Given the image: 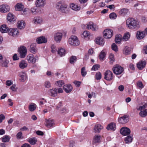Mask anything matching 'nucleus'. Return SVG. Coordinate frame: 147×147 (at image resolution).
Here are the masks:
<instances>
[{"label":"nucleus","instance_id":"23","mask_svg":"<svg viewBox=\"0 0 147 147\" xmlns=\"http://www.w3.org/2000/svg\"><path fill=\"white\" fill-rule=\"evenodd\" d=\"M96 43L100 45H103L104 43V41L103 38L101 37H98L95 40Z\"/></svg>","mask_w":147,"mask_h":147},{"label":"nucleus","instance_id":"62","mask_svg":"<svg viewBox=\"0 0 147 147\" xmlns=\"http://www.w3.org/2000/svg\"><path fill=\"white\" fill-rule=\"evenodd\" d=\"M5 118V116L3 114H1L0 115V123H1L3 120Z\"/></svg>","mask_w":147,"mask_h":147},{"label":"nucleus","instance_id":"31","mask_svg":"<svg viewBox=\"0 0 147 147\" xmlns=\"http://www.w3.org/2000/svg\"><path fill=\"white\" fill-rule=\"evenodd\" d=\"M129 9L127 8H123L121 9L119 12L121 15L124 16L129 13Z\"/></svg>","mask_w":147,"mask_h":147},{"label":"nucleus","instance_id":"41","mask_svg":"<svg viewBox=\"0 0 147 147\" xmlns=\"http://www.w3.org/2000/svg\"><path fill=\"white\" fill-rule=\"evenodd\" d=\"M36 106L35 104L32 103L29 105L28 108L30 111H33L36 109Z\"/></svg>","mask_w":147,"mask_h":147},{"label":"nucleus","instance_id":"5","mask_svg":"<svg viewBox=\"0 0 147 147\" xmlns=\"http://www.w3.org/2000/svg\"><path fill=\"white\" fill-rule=\"evenodd\" d=\"M18 52L20 54L21 58H24L27 53L26 48L24 46H21L18 50Z\"/></svg>","mask_w":147,"mask_h":147},{"label":"nucleus","instance_id":"40","mask_svg":"<svg viewBox=\"0 0 147 147\" xmlns=\"http://www.w3.org/2000/svg\"><path fill=\"white\" fill-rule=\"evenodd\" d=\"M57 52L58 54L61 57L64 56L65 54V50L63 48L59 49Z\"/></svg>","mask_w":147,"mask_h":147},{"label":"nucleus","instance_id":"29","mask_svg":"<svg viewBox=\"0 0 147 147\" xmlns=\"http://www.w3.org/2000/svg\"><path fill=\"white\" fill-rule=\"evenodd\" d=\"M7 20L10 22H14L16 20V18L14 15L12 13H9L7 16Z\"/></svg>","mask_w":147,"mask_h":147},{"label":"nucleus","instance_id":"17","mask_svg":"<svg viewBox=\"0 0 147 147\" xmlns=\"http://www.w3.org/2000/svg\"><path fill=\"white\" fill-rule=\"evenodd\" d=\"M10 10L9 7L7 5L4 4L0 5V11L5 13L9 11Z\"/></svg>","mask_w":147,"mask_h":147},{"label":"nucleus","instance_id":"63","mask_svg":"<svg viewBox=\"0 0 147 147\" xmlns=\"http://www.w3.org/2000/svg\"><path fill=\"white\" fill-rule=\"evenodd\" d=\"M129 68L131 70H135L134 65L133 64L130 63L129 65Z\"/></svg>","mask_w":147,"mask_h":147},{"label":"nucleus","instance_id":"24","mask_svg":"<svg viewBox=\"0 0 147 147\" xmlns=\"http://www.w3.org/2000/svg\"><path fill=\"white\" fill-rule=\"evenodd\" d=\"M57 89L55 88L50 89L49 91V94L53 97H55L57 95Z\"/></svg>","mask_w":147,"mask_h":147},{"label":"nucleus","instance_id":"28","mask_svg":"<svg viewBox=\"0 0 147 147\" xmlns=\"http://www.w3.org/2000/svg\"><path fill=\"white\" fill-rule=\"evenodd\" d=\"M101 138V136L100 135H96L94 136L93 140V144L100 142Z\"/></svg>","mask_w":147,"mask_h":147},{"label":"nucleus","instance_id":"20","mask_svg":"<svg viewBox=\"0 0 147 147\" xmlns=\"http://www.w3.org/2000/svg\"><path fill=\"white\" fill-rule=\"evenodd\" d=\"M36 41L38 44L45 43L47 42V39L45 36H42L37 38Z\"/></svg>","mask_w":147,"mask_h":147},{"label":"nucleus","instance_id":"18","mask_svg":"<svg viewBox=\"0 0 147 147\" xmlns=\"http://www.w3.org/2000/svg\"><path fill=\"white\" fill-rule=\"evenodd\" d=\"M62 34L60 32H57L55 34L54 39L57 42H59L61 41L62 36Z\"/></svg>","mask_w":147,"mask_h":147},{"label":"nucleus","instance_id":"3","mask_svg":"<svg viewBox=\"0 0 147 147\" xmlns=\"http://www.w3.org/2000/svg\"><path fill=\"white\" fill-rule=\"evenodd\" d=\"M112 70L115 74L120 75L123 72L124 69L121 66L118 65H115L113 68Z\"/></svg>","mask_w":147,"mask_h":147},{"label":"nucleus","instance_id":"43","mask_svg":"<svg viewBox=\"0 0 147 147\" xmlns=\"http://www.w3.org/2000/svg\"><path fill=\"white\" fill-rule=\"evenodd\" d=\"M23 8V6L21 3H18L16 5V9L17 10L21 11Z\"/></svg>","mask_w":147,"mask_h":147},{"label":"nucleus","instance_id":"22","mask_svg":"<svg viewBox=\"0 0 147 147\" xmlns=\"http://www.w3.org/2000/svg\"><path fill=\"white\" fill-rule=\"evenodd\" d=\"M27 65L28 64L27 62L24 60H22L19 64V67L22 69L27 67Z\"/></svg>","mask_w":147,"mask_h":147},{"label":"nucleus","instance_id":"37","mask_svg":"<svg viewBox=\"0 0 147 147\" xmlns=\"http://www.w3.org/2000/svg\"><path fill=\"white\" fill-rule=\"evenodd\" d=\"M46 122V125L48 127H52L54 124V120L50 119L47 120Z\"/></svg>","mask_w":147,"mask_h":147},{"label":"nucleus","instance_id":"44","mask_svg":"<svg viewBox=\"0 0 147 147\" xmlns=\"http://www.w3.org/2000/svg\"><path fill=\"white\" fill-rule=\"evenodd\" d=\"M139 115L142 117H145L147 115V109H145L143 111H141L139 113Z\"/></svg>","mask_w":147,"mask_h":147},{"label":"nucleus","instance_id":"34","mask_svg":"<svg viewBox=\"0 0 147 147\" xmlns=\"http://www.w3.org/2000/svg\"><path fill=\"white\" fill-rule=\"evenodd\" d=\"M102 128V126L100 124H98L96 125L94 127L95 132V133H99Z\"/></svg>","mask_w":147,"mask_h":147},{"label":"nucleus","instance_id":"12","mask_svg":"<svg viewBox=\"0 0 147 147\" xmlns=\"http://www.w3.org/2000/svg\"><path fill=\"white\" fill-rule=\"evenodd\" d=\"M9 34L14 37L18 36L19 34V32L17 28H10L8 31Z\"/></svg>","mask_w":147,"mask_h":147},{"label":"nucleus","instance_id":"19","mask_svg":"<svg viewBox=\"0 0 147 147\" xmlns=\"http://www.w3.org/2000/svg\"><path fill=\"white\" fill-rule=\"evenodd\" d=\"M144 32L142 31H138L136 32V36L137 38L140 40L143 39L145 36Z\"/></svg>","mask_w":147,"mask_h":147},{"label":"nucleus","instance_id":"15","mask_svg":"<svg viewBox=\"0 0 147 147\" xmlns=\"http://www.w3.org/2000/svg\"><path fill=\"white\" fill-rule=\"evenodd\" d=\"M146 61L145 60H141L137 64V67L139 70H142L144 68L146 65Z\"/></svg>","mask_w":147,"mask_h":147},{"label":"nucleus","instance_id":"39","mask_svg":"<svg viewBox=\"0 0 147 147\" xmlns=\"http://www.w3.org/2000/svg\"><path fill=\"white\" fill-rule=\"evenodd\" d=\"M123 52L124 54L125 55L130 54L131 53L130 49L128 47H125L123 50Z\"/></svg>","mask_w":147,"mask_h":147},{"label":"nucleus","instance_id":"52","mask_svg":"<svg viewBox=\"0 0 147 147\" xmlns=\"http://www.w3.org/2000/svg\"><path fill=\"white\" fill-rule=\"evenodd\" d=\"M81 74L82 75L83 77H85L86 74L87 72L85 71V67H83L81 69Z\"/></svg>","mask_w":147,"mask_h":147},{"label":"nucleus","instance_id":"7","mask_svg":"<svg viewBox=\"0 0 147 147\" xmlns=\"http://www.w3.org/2000/svg\"><path fill=\"white\" fill-rule=\"evenodd\" d=\"M104 79L106 80L110 81L113 78V74L112 72L109 70L106 71L105 74Z\"/></svg>","mask_w":147,"mask_h":147},{"label":"nucleus","instance_id":"58","mask_svg":"<svg viewBox=\"0 0 147 147\" xmlns=\"http://www.w3.org/2000/svg\"><path fill=\"white\" fill-rule=\"evenodd\" d=\"M146 106L147 105L146 104H144L142 106H140L139 108H137V109L138 110H140L141 111L146 108Z\"/></svg>","mask_w":147,"mask_h":147},{"label":"nucleus","instance_id":"25","mask_svg":"<svg viewBox=\"0 0 147 147\" xmlns=\"http://www.w3.org/2000/svg\"><path fill=\"white\" fill-rule=\"evenodd\" d=\"M9 61L8 60L6 59H4L0 61V63L1 66L3 67H8V64Z\"/></svg>","mask_w":147,"mask_h":147},{"label":"nucleus","instance_id":"57","mask_svg":"<svg viewBox=\"0 0 147 147\" xmlns=\"http://www.w3.org/2000/svg\"><path fill=\"white\" fill-rule=\"evenodd\" d=\"M112 49L113 50L115 51H118V48L117 45L115 43H113L112 45Z\"/></svg>","mask_w":147,"mask_h":147},{"label":"nucleus","instance_id":"54","mask_svg":"<svg viewBox=\"0 0 147 147\" xmlns=\"http://www.w3.org/2000/svg\"><path fill=\"white\" fill-rule=\"evenodd\" d=\"M110 62L111 64H112L115 61V59L114 57V55L112 54H111L109 55Z\"/></svg>","mask_w":147,"mask_h":147},{"label":"nucleus","instance_id":"60","mask_svg":"<svg viewBox=\"0 0 147 147\" xmlns=\"http://www.w3.org/2000/svg\"><path fill=\"white\" fill-rule=\"evenodd\" d=\"M51 51L53 53H54L56 52L57 50L56 47L54 45H53L51 47Z\"/></svg>","mask_w":147,"mask_h":147},{"label":"nucleus","instance_id":"64","mask_svg":"<svg viewBox=\"0 0 147 147\" xmlns=\"http://www.w3.org/2000/svg\"><path fill=\"white\" fill-rule=\"evenodd\" d=\"M36 8L35 7H33L31 9V12L33 14L35 13L36 12Z\"/></svg>","mask_w":147,"mask_h":147},{"label":"nucleus","instance_id":"8","mask_svg":"<svg viewBox=\"0 0 147 147\" xmlns=\"http://www.w3.org/2000/svg\"><path fill=\"white\" fill-rule=\"evenodd\" d=\"M104 37L107 39L111 38L113 35V31L111 29H106L103 32Z\"/></svg>","mask_w":147,"mask_h":147},{"label":"nucleus","instance_id":"47","mask_svg":"<svg viewBox=\"0 0 147 147\" xmlns=\"http://www.w3.org/2000/svg\"><path fill=\"white\" fill-rule=\"evenodd\" d=\"M64 84V82L63 81L60 80L57 81L55 84L57 86L59 87H61Z\"/></svg>","mask_w":147,"mask_h":147},{"label":"nucleus","instance_id":"14","mask_svg":"<svg viewBox=\"0 0 147 147\" xmlns=\"http://www.w3.org/2000/svg\"><path fill=\"white\" fill-rule=\"evenodd\" d=\"M98 26L96 24H94L92 22H90L86 27L87 29H91L92 31H96L98 29Z\"/></svg>","mask_w":147,"mask_h":147},{"label":"nucleus","instance_id":"45","mask_svg":"<svg viewBox=\"0 0 147 147\" xmlns=\"http://www.w3.org/2000/svg\"><path fill=\"white\" fill-rule=\"evenodd\" d=\"M133 138H132V137L128 136L125 138V143L128 144L131 142Z\"/></svg>","mask_w":147,"mask_h":147},{"label":"nucleus","instance_id":"46","mask_svg":"<svg viewBox=\"0 0 147 147\" xmlns=\"http://www.w3.org/2000/svg\"><path fill=\"white\" fill-rule=\"evenodd\" d=\"M77 60V58L75 56H71L70 59V63L71 64H74Z\"/></svg>","mask_w":147,"mask_h":147},{"label":"nucleus","instance_id":"9","mask_svg":"<svg viewBox=\"0 0 147 147\" xmlns=\"http://www.w3.org/2000/svg\"><path fill=\"white\" fill-rule=\"evenodd\" d=\"M46 3V0H36L35 5L37 7L42 8L45 5Z\"/></svg>","mask_w":147,"mask_h":147},{"label":"nucleus","instance_id":"51","mask_svg":"<svg viewBox=\"0 0 147 147\" xmlns=\"http://www.w3.org/2000/svg\"><path fill=\"white\" fill-rule=\"evenodd\" d=\"M44 86L45 88H49L51 87V84L49 81H47L45 82Z\"/></svg>","mask_w":147,"mask_h":147},{"label":"nucleus","instance_id":"27","mask_svg":"<svg viewBox=\"0 0 147 147\" xmlns=\"http://www.w3.org/2000/svg\"><path fill=\"white\" fill-rule=\"evenodd\" d=\"M36 43H33L31 45L30 48V52L32 53H35L37 52Z\"/></svg>","mask_w":147,"mask_h":147},{"label":"nucleus","instance_id":"53","mask_svg":"<svg viewBox=\"0 0 147 147\" xmlns=\"http://www.w3.org/2000/svg\"><path fill=\"white\" fill-rule=\"evenodd\" d=\"M99 58L100 60H103L105 56V53L103 51L101 52L99 54Z\"/></svg>","mask_w":147,"mask_h":147},{"label":"nucleus","instance_id":"38","mask_svg":"<svg viewBox=\"0 0 147 147\" xmlns=\"http://www.w3.org/2000/svg\"><path fill=\"white\" fill-rule=\"evenodd\" d=\"M130 36V33L129 32H127L124 34L122 39L124 41H127L129 38Z\"/></svg>","mask_w":147,"mask_h":147},{"label":"nucleus","instance_id":"35","mask_svg":"<svg viewBox=\"0 0 147 147\" xmlns=\"http://www.w3.org/2000/svg\"><path fill=\"white\" fill-rule=\"evenodd\" d=\"M122 38V36L120 34L117 35L115 36V42L117 44L120 43Z\"/></svg>","mask_w":147,"mask_h":147},{"label":"nucleus","instance_id":"16","mask_svg":"<svg viewBox=\"0 0 147 147\" xmlns=\"http://www.w3.org/2000/svg\"><path fill=\"white\" fill-rule=\"evenodd\" d=\"M43 22L42 18L39 16H36L34 17L32 21V22L35 24H41Z\"/></svg>","mask_w":147,"mask_h":147},{"label":"nucleus","instance_id":"10","mask_svg":"<svg viewBox=\"0 0 147 147\" xmlns=\"http://www.w3.org/2000/svg\"><path fill=\"white\" fill-rule=\"evenodd\" d=\"M129 117L128 115H125L118 119L119 122L121 123L124 124L127 123L129 121Z\"/></svg>","mask_w":147,"mask_h":147},{"label":"nucleus","instance_id":"48","mask_svg":"<svg viewBox=\"0 0 147 147\" xmlns=\"http://www.w3.org/2000/svg\"><path fill=\"white\" fill-rule=\"evenodd\" d=\"M138 88L139 89H142L144 88V85L140 81H138L136 83Z\"/></svg>","mask_w":147,"mask_h":147},{"label":"nucleus","instance_id":"42","mask_svg":"<svg viewBox=\"0 0 147 147\" xmlns=\"http://www.w3.org/2000/svg\"><path fill=\"white\" fill-rule=\"evenodd\" d=\"M82 37H83L84 38H88V39L90 37V33L87 31H84L82 34Z\"/></svg>","mask_w":147,"mask_h":147},{"label":"nucleus","instance_id":"26","mask_svg":"<svg viewBox=\"0 0 147 147\" xmlns=\"http://www.w3.org/2000/svg\"><path fill=\"white\" fill-rule=\"evenodd\" d=\"M69 7L75 11H79L80 9V6L73 3L70 4Z\"/></svg>","mask_w":147,"mask_h":147},{"label":"nucleus","instance_id":"1","mask_svg":"<svg viewBox=\"0 0 147 147\" xmlns=\"http://www.w3.org/2000/svg\"><path fill=\"white\" fill-rule=\"evenodd\" d=\"M127 27L129 29H138L140 27V23L137 20L133 18H129L126 20Z\"/></svg>","mask_w":147,"mask_h":147},{"label":"nucleus","instance_id":"30","mask_svg":"<svg viewBox=\"0 0 147 147\" xmlns=\"http://www.w3.org/2000/svg\"><path fill=\"white\" fill-rule=\"evenodd\" d=\"M9 29L7 27L6 25H3L0 28V30L2 33L8 32V33L9 30Z\"/></svg>","mask_w":147,"mask_h":147},{"label":"nucleus","instance_id":"55","mask_svg":"<svg viewBox=\"0 0 147 147\" xmlns=\"http://www.w3.org/2000/svg\"><path fill=\"white\" fill-rule=\"evenodd\" d=\"M109 17L111 19H115L117 17L116 14L115 13H112L110 14Z\"/></svg>","mask_w":147,"mask_h":147},{"label":"nucleus","instance_id":"49","mask_svg":"<svg viewBox=\"0 0 147 147\" xmlns=\"http://www.w3.org/2000/svg\"><path fill=\"white\" fill-rule=\"evenodd\" d=\"M102 75L101 73L99 72H97L95 76V78L97 80H100L101 79Z\"/></svg>","mask_w":147,"mask_h":147},{"label":"nucleus","instance_id":"32","mask_svg":"<svg viewBox=\"0 0 147 147\" xmlns=\"http://www.w3.org/2000/svg\"><path fill=\"white\" fill-rule=\"evenodd\" d=\"M17 26L20 29L24 28L25 27V22L23 20L19 21L17 24Z\"/></svg>","mask_w":147,"mask_h":147},{"label":"nucleus","instance_id":"2","mask_svg":"<svg viewBox=\"0 0 147 147\" xmlns=\"http://www.w3.org/2000/svg\"><path fill=\"white\" fill-rule=\"evenodd\" d=\"M56 8L61 12L66 13L69 12V8L67 5L61 1H60L57 3Z\"/></svg>","mask_w":147,"mask_h":147},{"label":"nucleus","instance_id":"4","mask_svg":"<svg viewBox=\"0 0 147 147\" xmlns=\"http://www.w3.org/2000/svg\"><path fill=\"white\" fill-rule=\"evenodd\" d=\"M68 42L70 45L75 46L79 44V42L77 37L75 36H72L69 38Z\"/></svg>","mask_w":147,"mask_h":147},{"label":"nucleus","instance_id":"21","mask_svg":"<svg viewBox=\"0 0 147 147\" xmlns=\"http://www.w3.org/2000/svg\"><path fill=\"white\" fill-rule=\"evenodd\" d=\"M63 89L66 93H68L72 91L73 88L70 84H68L64 85Z\"/></svg>","mask_w":147,"mask_h":147},{"label":"nucleus","instance_id":"61","mask_svg":"<svg viewBox=\"0 0 147 147\" xmlns=\"http://www.w3.org/2000/svg\"><path fill=\"white\" fill-rule=\"evenodd\" d=\"M10 89L13 91H16L17 89L16 85L15 84H13L10 87Z\"/></svg>","mask_w":147,"mask_h":147},{"label":"nucleus","instance_id":"6","mask_svg":"<svg viewBox=\"0 0 147 147\" xmlns=\"http://www.w3.org/2000/svg\"><path fill=\"white\" fill-rule=\"evenodd\" d=\"M26 59L28 63H34L38 59V57L37 56L34 57L33 54H30L27 56Z\"/></svg>","mask_w":147,"mask_h":147},{"label":"nucleus","instance_id":"59","mask_svg":"<svg viewBox=\"0 0 147 147\" xmlns=\"http://www.w3.org/2000/svg\"><path fill=\"white\" fill-rule=\"evenodd\" d=\"M99 67L100 66L99 65L96 64L93 66L92 69L94 70V71H96L97 70Z\"/></svg>","mask_w":147,"mask_h":147},{"label":"nucleus","instance_id":"50","mask_svg":"<svg viewBox=\"0 0 147 147\" xmlns=\"http://www.w3.org/2000/svg\"><path fill=\"white\" fill-rule=\"evenodd\" d=\"M10 140L9 137L5 136H4L2 138V140L3 142H8Z\"/></svg>","mask_w":147,"mask_h":147},{"label":"nucleus","instance_id":"13","mask_svg":"<svg viewBox=\"0 0 147 147\" xmlns=\"http://www.w3.org/2000/svg\"><path fill=\"white\" fill-rule=\"evenodd\" d=\"M130 132V129L126 127H122L120 130L121 134L124 136L129 135Z\"/></svg>","mask_w":147,"mask_h":147},{"label":"nucleus","instance_id":"11","mask_svg":"<svg viewBox=\"0 0 147 147\" xmlns=\"http://www.w3.org/2000/svg\"><path fill=\"white\" fill-rule=\"evenodd\" d=\"M18 76L20 78V80L22 82L25 81L27 78V74L24 71H22L19 72Z\"/></svg>","mask_w":147,"mask_h":147},{"label":"nucleus","instance_id":"33","mask_svg":"<svg viewBox=\"0 0 147 147\" xmlns=\"http://www.w3.org/2000/svg\"><path fill=\"white\" fill-rule=\"evenodd\" d=\"M115 128L116 125L115 123H111L107 125V129L108 130H115Z\"/></svg>","mask_w":147,"mask_h":147},{"label":"nucleus","instance_id":"36","mask_svg":"<svg viewBox=\"0 0 147 147\" xmlns=\"http://www.w3.org/2000/svg\"><path fill=\"white\" fill-rule=\"evenodd\" d=\"M28 142L32 145H34L36 144L37 142V139L35 138H29L28 140Z\"/></svg>","mask_w":147,"mask_h":147},{"label":"nucleus","instance_id":"56","mask_svg":"<svg viewBox=\"0 0 147 147\" xmlns=\"http://www.w3.org/2000/svg\"><path fill=\"white\" fill-rule=\"evenodd\" d=\"M16 138L18 139H22L23 138V137L22 136V133L20 131L18 132L16 135Z\"/></svg>","mask_w":147,"mask_h":147}]
</instances>
